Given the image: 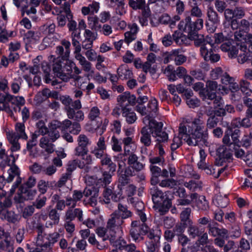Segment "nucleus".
<instances>
[{
	"instance_id": "obj_21",
	"label": "nucleus",
	"mask_w": 252,
	"mask_h": 252,
	"mask_svg": "<svg viewBox=\"0 0 252 252\" xmlns=\"http://www.w3.org/2000/svg\"><path fill=\"white\" fill-rule=\"evenodd\" d=\"M81 157V159H79V168L83 170L85 172H88L92 168L91 165L93 164V160L92 156L87 154Z\"/></svg>"
},
{
	"instance_id": "obj_47",
	"label": "nucleus",
	"mask_w": 252,
	"mask_h": 252,
	"mask_svg": "<svg viewBox=\"0 0 252 252\" xmlns=\"http://www.w3.org/2000/svg\"><path fill=\"white\" fill-rule=\"evenodd\" d=\"M114 237H111L110 238V241L113 244V246L116 249H118L120 250H123L126 246V241L122 236L119 237L117 240L114 241Z\"/></svg>"
},
{
	"instance_id": "obj_38",
	"label": "nucleus",
	"mask_w": 252,
	"mask_h": 252,
	"mask_svg": "<svg viewBox=\"0 0 252 252\" xmlns=\"http://www.w3.org/2000/svg\"><path fill=\"white\" fill-rule=\"evenodd\" d=\"M119 212V214L121 218L124 220L130 218L132 216V213L128 210L127 207L126 205H124L121 203H119L118 205V210H116Z\"/></svg>"
},
{
	"instance_id": "obj_62",
	"label": "nucleus",
	"mask_w": 252,
	"mask_h": 252,
	"mask_svg": "<svg viewBox=\"0 0 252 252\" xmlns=\"http://www.w3.org/2000/svg\"><path fill=\"white\" fill-rule=\"evenodd\" d=\"M219 122V119L216 116L209 117L206 122V129L215 128Z\"/></svg>"
},
{
	"instance_id": "obj_63",
	"label": "nucleus",
	"mask_w": 252,
	"mask_h": 252,
	"mask_svg": "<svg viewBox=\"0 0 252 252\" xmlns=\"http://www.w3.org/2000/svg\"><path fill=\"white\" fill-rule=\"evenodd\" d=\"M112 174L108 171H105L102 172V178L98 180V182L102 183V185L106 186L109 185L111 182Z\"/></svg>"
},
{
	"instance_id": "obj_59",
	"label": "nucleus",
	"mask_w": 252,
	"mask_h": 252,
	"mask_svg": "<svg viewBox=\"0 0 252 252\" xmlns=\"http://www.w3.org/2000/svg\"><path fill=\"white\" fill-rule=\"evenodd\" d=\"M48 216L49 219L53 221L54 224L57 225L59 223L60 215L56 209H52L49 212Z\"/></svg>"
},
{
	"instance_id": "obj_10",
	"label": "nucleus",
	"mask_w": 252,
	"mask_h": 252,
	"mask_svg": "<svg viewBox=\"0 0 252 252\" xmlns=\"http://www.w3.org/2000/svg\"><path fill=\"white\" fill-rule=\"evenodd\" d=\"M18 187L17 193L14 198L17 203L23 202L26 200H32L36 194V189H32L24 186H19Z\"/></svg>"
},
{
	"instance_id": "obj_7",
	"label": "nucleus",
	"mask_w": 252,
	"mask_h": 252,
	"mask_svg": "<svg viewBox=\"0 0 252 252\" xmlns=\"http://www.w3.org/2000/svg\"><path fill=\"white\" fill-rule=\"evenodd\" d=\"M124 223V220L121 218L119 212L114 211L110 216L107 222V228L112 232L110 234L112 237H115V234L117 231H123L122 225Z\"/></svg>"
},
{
	"instance_id": "obj_35",
	"label": "nucleus",
	"mask_w": 252,
	"mask_h": 252,
	"mask_svg": "<svg viewBox=\"0 0 252 252\" xmlns=\"http://www.w3.org/2000/svg\"><path fill=\"white\" fill-rule=\"evenodd\" d=\"M48 140L47 137H42L40 139L39 146L41 148L44 149L47 153L51 154L54 151L55 145Z\"/></svg>"
},
{
	"instance_id": "obj_58",
	"label": "nucleus",
	"mask_w": 252,
	"mask_h": 252,
	"mask_svg": "<svg viewBox=\"0 0 252 252\" xmlns=\"http://www.w3.org/2000/svg\"><path fill=\"white\" fill-rule=\"evenodd\" d=\"M53 58V63L52 64L53 66V71L55 75H57V74L58 73H60L62 70V66L61 64V62L60 60L58 59H56L53 56H51L50 57L51 60Z\"/></svg>"
},
{
	"instance_id": "obj_32",
	"label": "nucleus",
	"mask_w": 252,
	"mask_h": 252,
	"mask_svg": "<svg viewBox=\"0 0 252 252\" xmlns=\"http://www.w3.org/2000/svg\"><path fill=\"white\" fill-rule=\"evenodd\" d=\"M2 220H5L12 223H15L19 222L20 217L19 215L15 214L12 211H6L2 214L0 217Z\"/></svg>"
},
{
	"instance_id": "obj_37",
	"label": "nucleus",
	"mask_w": 252,
	"mask_h": 252,
	"mask_svg": "<svg viewBox=\"0 0 252 252\" xmlns=\"http://www.w3.org/2000/svg\"><path fill=\"white\" fill-rule=\"evenodd\" d=\"M7 138L11 144L10 150L12 152H16L20 149V144L18 142L19 138L16 137L14 134H6Z\"/></svg>"
},
{
	"instance_id": "obj_17",
	"label": "nucleus",
	"mask_w": 252,
	"mask_h": 252,
	"mask_svg": "<svg viewBox=\"0 0 252 252\" xmlns=\"http://www.w3.org/2000/svg\"><path fill=\"white\" fill-rule=\"evenodd\" d=\"M201 56L206 61H210L211 63H215L219 61L220 57L217 54L213 52V45L208 44L206 48H202Z\"/></svg>"
},
{
	"instance_id": "obj_5",
	"label": "nucleus",
	"mask_w": 252,
	"mask_h": 252,
	"mask_svg": "<svg viewBox=\"0 0 252 252\" xmlns=\"http://www.w3.org/2000/svg\"><path fill=\"white\" fill-rule=\"evenodd\" d=\"M152 231L154 230L151 229L148 224H141L139 221L133 220L131 223L129 234L133 241L140 242L144 239L143 235H147L148 237V234Z\"/></svg>"
},
{
	"instance_id": "obj_64",
	"label": "nucleus",
	"mask_w": 252,
	"mask_h": 252,
	"mask_svg": "<svg viewBox=\"0 0 252 252\" xmlns=\"http://www.w3.org/2000/svg\"><path fill=\"white\" fill-rule=\"evenodd\" d=\"M109 230L106 228L103 227H98L96 229L95 232L97 235L102 238L103 241H105L109 238V235L107 234V231Z\"/></svg>"
},
{
	"instance_id": "obj_39",
	"label": "nucleus",
	"mask_w": 252,
	"mask_h": 252,
	"mask_svg": "<svg viewBox=\"0 0 252 252\" xmlns=\"http://www.w3.org/2000/svg\"><path fill=\"white\" fill-rule=\"evenodd\" d=\"M252 118V114L246 113L245 117L241 119L240 118H238L236 119L238 121L239 123L236 126L237 127L242 126L245 128H249L252 126V122L251 121V118Z\"/></svg>"
},
{
	"instance_id": "obj_28",
	"label": "nucleus",
	"mask_w": 252,
	"mask_h": 252,
	"mask_svg": "<svg viewBox=\"0 0 252 252\" xmlns=\"http://www.w3.org/2000/svg\"><path fill=\"white\" fill-rule=\"evenodd\" d=\"M122 114L123 117L126 118V122L129 124H133L137 120L136 114L131 109L127 107H123Z\"/></svg>"
},
{
	"instance_id": "obj_1",
	"label": "nucleus",
	"mask_w": 252,
	"mask_h": 252,
	"mask_svg": "<svg viewBox=\"0 0 252 252\" xmlns=\"http://www.w3.org/2000/svg\"><path fill=\"white\" fill-rule=\"evenodd\" d=\"M204 129V122L200 118H195L192 121L184 120L179 127V136H174L171 144V151H175L182 145V139L190 146L198 145L205 137Z\"/></svg>"
},
{
	"instance_id": "obj_53",
	"label": "nucleus",
	"mask_w": 252,
	"mask_h": 252,
	"mask_svg": "<svg viewBox=\"0 0 252 252\" xmlns=\"http://www.w3.org/2000/svg\"><path fill=\"white\" fill-rule=\"evenodd\" d=\"M36 126L37 128V130L34 132H36V133L38 134L39 135L41 134L43 136L47 134L48 128H47L45 126V124L44 121H39L38 122L36 123Z\"/></svg>"
},
{
	"instance_id": "obj_60",
	"label": "nucleus",
	"mask_w": 252,
	"mask_h": 252,
	"mask_svg": "<svg viewBox=\"0 0 252 252\" xmlns=\"http://www.w3.org/2000/svg\"><path fill=\"white\" fill-rule=\"evenodd\" d=\"M42 70L44 73V79L46 83H49L51 81L50 78V72L51 71V68L49 64L46 62L42 63Z\"/></svg>"
},
{
	"instance_id": "obj_43",
	"label": "nucleus",
	"mask_w": 252,
	"mask_h": 252,
	"mask_svg": "<svg viewBox=\"0 0 252 252\" xmlns=\"http://www.w3.org/2000/svg\"><path fill=\"white\" fill-rule=\"evenodd\" d=\"M135 110L139 113L142 116H145V118L143 119V121L145 122L147 120H149L151 119L150 112L148 109V107H146L143 105V104H138L135 107Z\"/></svg>"
},
{
	"instance_id": "obj_22",
	"label": "nucleus",
	"mask_w": 252,
	"mask_h": 252,
	"mask_svg": "<svg viewBox=\"0 0 252 252\" xmlns=\"http://www.w3.org/2000/svg\"><path fill=\"white\" fill-rule=\"evenodd\" d=\"M217 155L220 160L223 161L225 159H230L232 156V151L230 147L226 146H220L217 150Z\"/></svg>"
},
{
	"instance_id": "obj_19",
	"label": "nucleus",
	"mask_w": 252,
	"mask_h": 252,
	"mask_svg": "<svg viewBox=\"0 0 252 252\" xmlns=\"http://www.w3.org/2000/svg\"><path fill=\"white\" fill-rule=\"evenodd\" d=\"M189 38L191 40H194V43L196 46L200 47V52L201 54L202 48H206V46L208 44L213 45L211 38L208 36H207L205 38L203 35H199L197 33L195 34V36L191 35Z\"/></svg>"
},
{
	"instance_id": "obj_24",
	"label": "nucleus",
	"mask_w": 252,
	"mask_h": 252,
	"mask_svg": "<svg viewBox=\"0 0 252 252\" xmlns=\"http://www.w3.org/2000/svg\"><path fill=\"white\" fill-rule=\"evenodd\" d=\"M67 116L69 119H72L78 122L84 120L85 116L84 112L81 110L75 111L72 107L67 109Z\"/></svg>"
},
{
	"instance_id": "obj_51",
	"label": "nucleus",
	"mask_w": 252,
	"mask_h": 252,
	"mask_svg": "<svg viewBox=\"0 0 252 252\" xmlns=\"http://www.w3.org/2000/svg\"><path fill=\"white\" fill-rule=\"evenodd\" d=\"M47 201V197L43 194H39L33 202V205L36 208L40 209L44 207Z\"/></svg>"
},
{
	"instance_id": "obj_50",
	"label": "nucleus",
	"mask_w": 252,
	"mask_h": 252,
	"mask_svg": "<svg viewBox=\"0 0 252 252\" xmlns=\"http://www.w3.org/2000/svg\"><path fill=\"white\" fill-rule=\"evenodd\" d=\"M129 201L136 210L137 213L144 211L145 206L142 201L133 197L130 198Z\"/></svg>"
},
{
	"instance_id": "obj_8",
	"label": "nucleus",
	"mask_w": 252,
	"mask_h": 252,
	"mask_svg": "<svg viewBox=\"0 0 252 252\" xmlns=\"http://www.w3.org/2000/svg\"><path fill=\"white\" fill-rule=\"evenodd\" d=\"M9 167L10 168L7 170V173L4 176L6 178V182L8 183L12 182L14 178L16 179L15 182L10 189V193L12 195L15 193L16 189L21 184L22 179L20 177L19 170L15 164Z\"/></svg>"
},
{
	"instance_id": "obj_4",
	"label": "nucleus",
	"mask_w": 252,
	"mask_h": 252,
	"mask_svg": "<svg viewBox=\"0 0 252 252\" xmlns=\"http://www.w3.org/2000/svg\"><path fill=\"white\" fill-rule=\"evenodd\" d=\"M203 26V20L202 19H197L194 22H192L191 17L187 16L184 20L180 22L178 27L180 30L187 32L189 37L191 35L195 36V34L202 28Z\"/></svg>"
},
{
	"instance_id": "obj_42",
	"label": "nucleus",
	"mask_w": 252,
	"mask_h": 252,
	"mask_svg": "<svg viewBox=\"0 0 252 252\" xmlns=\"http://www.w3.org/2000/svg\"><path fill=\"white\" fill-rule=\"evenodd\" d=\"M147 107L152 118L157 115L158 111V102L155 98H152L149 100Z\"/></svg>"
},
{
	"instance_id": "obj_16",
	"label": "nucleus",
	"mask_w": 252,
	"mask_h": 252,
	"mask_svg": "<svg viewBox=\"0 0 252 252\" xmlns=\"http://www.w3.org/2000/svg\"><path fill=\"white\" fill-rule=\"evenodd\" d=\"M83 211L80 208L68 207L65 211L64 219L73 220L77 218L79 221H83Z\"/></svg>"
},
{
	"instance_id": "obj_27",
	"label": "nucleus",
	"mask_w": 252,
	"mask_h": 252,
	"mask_svg": "<svg viewBox=\"0 0 252 252\" xmlns=\"http://www.w3.org/2000/svg\"><path fill=\"white\" fill-rule=\"evenodd\" d=\"M14 241L11 237L5 238L0 241V250L1 252H14Z\"/></svg>"
},
{
	"instance_id": "obj_46",
	"label": "nucleus",
	"mask_w": 252,
	"mask_h": 252,
	"mask_svg": "<svg viewBox=\"0 0 252 252\" xmlns=\"http://www.w3.org/2000/svg\"><path fill=\"white\" fill-rule=\"evenodd\" d=\"M151 11L149 8H144L142 9V15L139 17V22L142 26H147L148 23L149 19L150 18Z\"/></svg>"
},
{
	"instance_id": "obj_29",
	"label": "nucleus",
	"mask_w": 252,
	"mask_h": 252,
	"mask_svg": "<svg viewBox=\"0 0 252 252\" xmlns=\"http://www.w3.org/2000/svg\"><path fill=\"white\" fill-rule=\"evenodd\" d=\"M203 232L202 229H200L197 225L194 224L191 220H189L188 233L190 238L194 239L196 237H199Z\"/></svg>"
},
{
	"instance_id": "obj_15",
	"label": "nucleus",
	"mask_w": 252,
	"mask_h": 252,
	"mask_svg": "<svg viewBox=\"0 0 252 252\" xmlns=\"http://www.w3.org/2000/svg\"><path fill=\"white\" fill-rule=\"evenodd\" d=\"M127 164L128 165L126 168H130L131 171L133 170L136 172H140L144 168V164L138 160V157L134 153H131L128 155Z\"/></svg>"
},
{
	"instance_id": "obj_11",
	"label": "nucleus",
	"mask_w": 252,
	"mask_h": 252,
	"mask_svg": "<svg viewBox=\"0 0 252 252\" xmlns=\"http://www.w3.org/2000/svg\"><path fill=\"white\" fill-rule=\"evenodd\" d=\"M0 102H8L14 106L12 109L15 112H20V106L23 105L25 100L23 96H14L10 94H0Z\"/></svg>"
},
{
	"instance_id": "obj_54",
	"label": "nucleus",
	"mask_w": 252,
	"mask_h": 252,
	"mask_svg": "<svg viewBox=\"0 0 252 252\" xmlns=\"http://www.w3.org/2000/svg\"><path fill=\"white\" fill-rule=\"evenodd\" d=\"M190 15L197 18V19H202L201 17L203 16V13L198 4L190 5Z\"/></svg>"
},
{
	"instance_id": "obj_33",
	"label": "nucleus",
	"mask_w": 252,
	"mask_h": 252,
	"mask_svg": "<svg viewBox=\"0 0 252 252\" xmlns=\"http://www.w3.org/2000/svg\"><path fill=\"white\" fill-rule=\"evenodd\" d=\"M129 27L130 31L125 33V41L128 44L136 39L138 32V27L136 24H132L129 25Z\"/></svg>"
},
{
	"instance_id": "obj_40",
	"label": "nucleus",
	"mask_w": 252,
	"mask_h": 252,
	"mask_svg": "<svg viewBox=\"0 0 252 252\" xmlns=\"http://www.w3.org/2000/svg\"><path fill=\"white\" fill-rule=\"evenodd\" d=\"M47 234H37L36 238L35 245L36 247H39L42 248L44 252H49L48 248L46 247L47 244V241H45L46 237Z\"/></svg>"
},
{
	"instance_id": "obj_14",
	"label": "nucleus",
	"mask_w": 252,
	"mask_h": 252,
	"mask_svg": "<svg viewBox=\"0 0 252 252\" xmlns=\"http://www.w3.org/2000/svg\"><path fill=\"white\" fill-rule=\"evenodd\" d=\"M149 240L145 242L146 252H155L158 249L159 236L155 234V231H152L148 234Z\"/></svg>"
},
{
	"instance_id": "obj_30",
	"label": "nucleus",
	"mask_w": 252,
	"mask_h": 252,
	"mask_svg": "<svg viewBox=\"0 0 252 252\" xmlns=\"http://www.w3.org/2000/svg\"><path fill=\"white\" fill-rule=\"evenodd\" d=\"M117 73L119 78L126 80L131 78L133 75L131 70L126 64L121 65L117 69Z\"/></svg>"
},
{
	"instance_id": "obj_12",
	"label": "nucleus",
	"mask_w": 252,
	"mask_h": 252,
	"mask_svg": "<svg viewBox=\"0 0 252 252\" xmlns=\"http://www.w3.org/2000/svg\"><path fill=\"white\" fill-rule=\"evenodd\" d=\"M136 175L133 170L131 171L130 168H126L124 173L118 174V195L121 196L122 195V190L124 187L126 186L129 182V177L134 176Z\"/></svg>"
},
{
	"instance_id": "obj_49",
	"label": "nucleus",
	"mask_w": 252,
	"mask_h": 252,
	"mask_svg": "<svg viewBox=\"0 0 252 252\" xmlns=\"http://www.w3.org/2000/svg\"><path fill=\"white\" fill-rule=\"evenodd\" d=\"M159 185L162 188L172 189L177 185V181L172 178H167L159 181Z\"/></svg>"
},
{
	"instance_id": "obj_36",
	"label": "nucleus",
	"mask_w": 252,
	"mask_h": 252,
	"mask_svg": "<svg viewBox=\"0 0 252 252\" xmlns=\"http://www.w3.org/2000/svg\"><path fill=\"white\" fill-rule=\"evenodd\" d=\"M240 52L238 54L237 60L240 63L243 64L248 59V52L247 45L244 43H241L239 47Z\"/></svg>"
},
{
	"instance_id": "obj_13",
	"label": "nucleus",
	"mask_w": 252,
	"mask_h": 252,
	"mask_svg": "<svg viewBox=\"0 0 252 252\" xmlns=\"http://www.w3.org/2000/svg\"><path fill=\"white\" fill-rule=\"evenodd\" d=\"M206 15L208 20L211 23L212 26L208 29V31L210 32H214L218 26L220 24V17L219 16L217 12L212 6H208L207 7Z\"/></svg>"
},
{
	"instance_id": "obj_6",
	"label": "nucleus",
	"mask_w": 252,
	"mask_h": 252,
	"mask_svg": "<svg viewBox=\"0 0 252 252\" xmlns=\"http://www.w3.org/2000/svg\"><path fill=\"white\" fill-rule=\"evenodd\" d=\"M149 125L147 126L153 137L157 138V141L160 142L166 141L168 139V134L162 131L163 124L161 122H158L153 119H150Z\"/></svg>"
},
{
	"instance_id": "obj_2",
	"label": "nucleus",
	"mask_w": 252,
	"mask_h": 252,
	"mask_svg": "<svg viewBox=\"0 0 252 252\" xmlns=\"http://www.w3.org/2000/svg\"><path fill=\"white\" fill-rule=\"evenodd\" d=\"M154 204L159 205V211L162 214L168 211L172 205L171 200L165 193L163 192L158 187L153 186L150 189Z\"/></svg>"
},
{
	"instance_id": "obj_41",
	"label": "nucleus",
	"mask_w": 252,
	"mask_h": 252,
	"mask_svg": "<svg viewBox=\"0 0 252 252\" xmlns=\"http://www.w3.org/2000/svg\"><path fill=\"white\" fill-rule=\"evenodd\" d=\"M202 182L199 180H191L189 182H185L184 186L191 191H195L202 189Z\"/></svg>"
},
{
	"instance_id": "obj_26",
	"label": "nucleus",
	"mask_w": 252,
	"mask_h": 252,
	"mask_svg": "<svg viewBox=\"0 0 252 252\" xmlns=\"http://www.w3.org/2000/svg\"><path fill=\"white\" fill-rule=\"evenodd\" d=\"M140 142L145 146L148 147L151 144V133L148 126H144L140 131Z\"/></svg>"
},
{
	"instance_id": "obj_9",
	"label": "nucleus",
	"mask_w": 252,
	"mask_h": 252,
	"mask_svg": "<svg viewBox=\"0 0 252 252\" xmlns=\"http://www.w3.org/2000/svg\"><path fill=\"white\" fill-rule=\"evenodd\" d=\"M163 57L164 63L174 61L176 65H180L187 61V57L182 53V50L180 49L166 52L164 54Z\"/></svg>"
},
{
	"instance_id": "obj_44",
	"label": "nucleus",
	"mask_w": 252,
	"mask_h": 252,
	"mask_svg": "<svg viewBox=\"0 0 252 252\" xmlns=\"http://www.w3.org/2000/svg\"><path fill=\"white\" fill-rule=\"evenodd\" d=\"M39 134L36 133V132H34L32 135L31 139L28 142L27 144V149L30 152V155L32 156L33 157H36V154L33 153L32 151V148L33 147L35 146L37 144V139Z\"/></svg>"
},
{
	"instance_id": "obj_52",
	"label": "nucleus",
	"mask_w": 252,
	"mask_h": 252,
	"mask_svg": "<svg viewBox=\"0 0 252 252\" xmlns=\"http://www.w3.org/2000/svg\"><path fill=\"white\" fill-rule=\"evenodd\" d=\"M14 237L17 243L20 244L23 241L25 237V229L24 228H19L18 229L14 228Z\"/></svg>"
},
{
	"instance_id": "obj_57",
	"label": "nucleus",
	"mask_w": 252,
	"mask_h": 252,
	"mask_svg": "<svg viewBox=\"0 0 252 252\" xmlns=\"http://www.w3.org/2000/svg\"><path fill=\"white\" fill-rule=\"evenodd\" d=\"M50 90L47 88L44 89L41 92L37 93L35 99L38 102H42L46 98L50 97Z\"/></svg>"
},
{
	"instance_id": "obj_61",
	"label": "nucleus",
	"mask_w": 252,
	"mask_h": 252,
	"mask_svg": "<svg viewBox=\"0 0 252 252\" xmlns=\"http://www.w3.org/2000/svg\"><path fill=\"white\" fill-rule=\"evenodd\" d=\"M100 114V111L97 106H94L91 108L88 115L89 119L92 121H94L98 118Z\"/></svg>"
},
{
	"instance_id": "obj_55",
	"label": "nucleus",
	"mask_w": 252,
	"mask_h": 252,
	"mask_svg": "<svg viewBox=\"0 0 252 252\" xmlns=\"http://www.w3.org/2000/svg\"><path fill=\"white\" fill-rule=\"evenodd\" d=\"M164 74L167 77L170 81H174L176 80L175 70H174L173 67L171 65H168L163 71Z\"/></svg>"
},
{
	"instance_id": "obj_45",
	"label": "nucleus",
	"mask_w": 252,
	"mask_h": 252,
	"mask_svg": "<svg viewBox=\"0 0 252 252\" xmlns=\"http://www.w3.org/2000/svg\"><path fill=\"white\" fill-rule=\"evenodd\" d=\"M89 28L92 30L98 31L101 29V26L99 24L98 18L95 16H90L88 17Z\"/></svg>"
},
{
	"instance_id": "obj_31",
	"label": "nucleus",
	"mask_w": 252,
	"mask_h": 252,
	"mask_svg": "<svg viewBox=\"0 0 252 252\" xmlns=\"http://www.w3.org/2000/svg\"><path fill=\"white\" fill-rule=\"evenodd\" d=\"M60 237V234L58 232H54L47 234L46 237V239L47 240L46 247L48 248L49 252L52 251L54 244L58 242Z\"/></svg>"
},
{
	"instance_id": "obj_34",
	"label": "nucleus",
	"mask_w": 252,
	"mask_h": 252,
	"mask_svg": "<svg viewBox=\"0 0 252 252\" xmlns=\"http://www.w3.org/2000/svg\"><path fill=\"white\" fill-rule=\"evenodd\" d=\"M150 168L152 174L151 183L155 186L159 182V177L160 176L161 169L156 165H151Z\"/></svg>"
},
{
	"instance_id": "obj_48",
	"label": "nucleus",
	"mask_w": 252,
	"mask_h": 252,
	"mask_svg": "<svg viewBox=\"0 0 252 252\" xmlns=\"http://www.w3.org/2000/svg\"><path fill=\"white\" fill-rule=\"evenodd\" d=\"M214 204L220 208H225L228 203V199L226 196L217 195L214 200Z\"/></svg>"
},
{
	"instance_id": "obj_20",
	"label": "nucleus",
	"mask_w": 252,
	"mask_h": 252,
	"mask_svg": "<svg viewBox=\"0 0 252 252\" xmlns=\"http://www.w3.org/2000/svg\"><path fill=\"white\" fill-rule=\"evenodd\" d=\"M15 158L13 154L8 155L4 149L0 150V167L3 169L15 164Z\"/></svg>"
},
{
	"instance_id": "obj_25",
	"label": "nucleus",
	"mask_w": 252,
	"mask_h": 252,
	"mask_svg": "<svg viewBox=\"0 0 252 252\" xmlns=\"http://www.w3.org/2000/svg\"><path fill=\"white\" fill-rule=\"evenodd\" d=\"M15 132H7L6 134H14L16 137L23 139H27L28 136L25 132V127L23 123H17L15 125Z\"/></svg>"
},
{
	"instance_id": "obj_18",
	"label": "nucleus",
	"mask_w": 252,
	"mask_h": 252,
	"mask_svg": "<svg viewBox=\"0 0 252 252\" xmlns=\"http://www.w3.org/2000/svg\"><path fill=\"white\" fill-rule=\"evenodd\" d=\"M190 199L193 200L198 209L202 211H206L209 208L208 202L203 195H199L197 193H191L190 195Z\"/></svg>"
},
{
	"instance_id": "obj_56",
	"label": "nucleus",
	"mask_w": 252,
	"mask_h": 252,
	"mask_svg": "<svg viewBox=\"0 0 252 252\" xmlns=\"http://www.w3.org/2000/svg\"><path fill=\"white\" fill-rule=\"evenodd\" d=\"M22 82L21 77L14 78L11 85V90L14 94H17L19 92Z\"/></svg>"
},
{
	"instance_id": "obj_3",
	"label": "nucleus",
	"mask_w": 252,
	"mask_h": 252,
	"mask_svg": "<svg viewBox=\"0 0 252 252\" xmlns=\"http://www.w3.org/2000/svg\"><path fill=\"white\" fill-rule=\"evenodd\" d=\"M217 222L209 223L207 226L208 233L210 235L216 237L214 239V244L220 248L224 247V239L228 237V230L225 228H219Z\"/></svg>"
},
{
	"instance_id": "obj_23",
	"label": "nucleus",
	"mask_w": 252,
	"mask_h": 252,
	"mask_svg": "<svg viewBox=\"0 0 252 252\" xmlns=\"http://www.w3.org/2000/svg\"><path fill=\"white\" fill-rule=\"evenodd\" d=\"M75 59L79 62V63L82 66V69L86 72H89L90 75L94 73V71L92 70V64L88 61L86 58L82 55L75 57Z\"/></svg>"
}]
</instances>
